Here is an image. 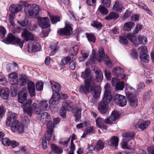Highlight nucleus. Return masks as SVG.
Segmentation results:
<instances>
[{"mask_svg":"<svg viewBox=\"0 0 154 154\" xmlns=\"http://www.w3.org/2000/svg\"><path fill=\"white\" fill-rule=\"evenodd\" d=\"M82 109L80 108L77 109L74 113V116L75 117V120L78 121L81 117Z\"/></svg>","mask_w":154,"mask_h":154,"instance_id":"nucleus-41","label":"nucleus"},{"mask_svg":"<svg viewBox=\"0 0 154 154\" xmlns=\"http://www.w3.org/2000/svg\"><path fill=\"white\" fill-rule=\"evenodd\" d=\"M86 36L89 42H95L96 38L94 35L93 34L87 33Z\"/></svg>","mask_w":154,"mask_h":154,"instance_id":"nucleus-42","label":"nucleus"},{"mask_svg":"<svg viewBox=\"0 0 154 154\" xmlns=\"http://www.w3.org/2000/svg\"><path fill=\"white\" fill-rule=\"evenodd\" d=\"M147 41L146 38L144 36L139 35L137 38V40L134 41V44L136 46H137L139 44H146L147 42Z\"/></svg>","mask_w":154,"mask_h":154,"instance_id":"nucleus-17","label":"nucleus"},{"mask_svg":"<svg viewBox=\"0 0 154 154\" xmlns=\"http://www.w3.org/2000/svg\"><path fill=\"white\" fill-rule=\"evenodd\" d=\"M22 6L20 4H13L11 5L9 8V10L11 13L14 14L18 13L22 10Z\"/></svg>","mask_w":154,"mask_h":154,"instance_id":"nucleus-16","label":"nucleus"},{"mask_svg":"<svg viewBox=\"0 0 154 154\" xmlns=\"http://www.w3.org/2000/svg\"><path fill=\"white\" fill-rule=\"evenodd\" d=\"M21 36L26 41L32 40L34 39V36L32 33L26 29H24L22 33Z\"/></svg>","mask_w":154,"mask_h":154,"instance_id":"nucleus-14","label":"nucleus"},{"mask_svg":"<svg viewBox=\"0 0 154 154\" xmlns=\"http://www.w3.org/2000/svg\"><path fill=\"white\" fill-rule=\"evenodd\" d=\"M104 61L107 66L109 67H111L112 66V63L111 61L109 60L108 57L106 55L104 57Z\"/></svg>","mask_w":154,"mask_h":154,"instance_id":"nucleus-57","label":"nucleus"},{"mask_svg":"<svg viewBox=\"0 0 154 154\" xmlns=\"http://www.w3.org/2000/svg\"><path fill=\"white\" fill-rule=\"evenodd\" d=\"M134 33H128L126 35V37L128 38L130 41L131 42H134V39L135 35Z\"/></svg>","mask_w":154,"mask_h":154,"instance_id":"nucleus-56","label":"nucleus"},{"mask_svg":"<svg viewBox=\"0 0 154 154\" xmlns=\"http://www.w3.org/2000/svg\"><path fill=\"white\" fill-rule=\"evenodd\" d=\"M101 2L104 6L106 7H109L111 3L110 0H101Z\"/></svg>","mask_w":154,"mask_h":154,"instance_id":"nucleus-58","label":"nucleus"},{"mask_svg":"<svg viewBox=\"0 0 154 154\" xmlns=\"http://www.w3.org/2000/svg\"><path fill=\"white\" fill-rule=\"evenodd\" d=\"M95 76V80L97 82H100L103 78V74L100 71L98 74H96Z\"/></svg>","mask_w":154,"mask_h":154,"instance_id":"nucleus-51","label":"nucleus"},{"mask_svg":"<svg viewBox=\"0 0 154 154\" xmlns=\"http://www.w3.org/2000/svg\"><path fill=\"white\" fill-rule=\"evenodd\" d=\"M108 145L109 146L115 147L116 148L118 146L119 139L117 137L113 136L108 140Z\"/></svg>","mask_w":154,"mask_h":154,"instance_id":"nucleus-21","label":"nucleus"},{"mask_svg":"<svg viewBox=\"0 0 154 154\" xmlns=\"http://www.w3.org/2000/svg\"><path fill=\"white\" fill-rule=\"evenodd\" d=\"M91 25L93 27H95L98 30L100 29L103 26L102 23L99 22L96 20L93 21L91 24Z\"/></svg>","mask_w":154,"mask_h":154,"instance_id":"nucleus-38","label":"nucleus"},{"mask_svg":"<svg viewBox=\"0 0 154 154\" xmlns=\"http://www.w3.org/2000/svg\"><path fill=\"white\" fill-rule=\"evenodd\" d=\"M7 81L5 78L0 75V84L5 85L6 84Z\"/></svg>","mask_w":154,"mask_h":154,"instance_id":"nucleus-63","label":"nucleus"},{"mask_svg":"<svg viewBox=\"0 0 154 154\" xmlns=\"http://www.w3.org/2000/svg\"><path fill=\"white\" fill-rule=\"evenodd\" d=\"M114 101L118 105L124 106L127 104V100L125 97L119 94H116L114 97Z\"/></svg>","mask_w":154,"mask_h":154,"instance_id":"nucleus-10","label":"nucleus"},{"mask_svg":"<svg viewBox=\"0 0 154 154\" xmlns=\"http://www.w3.org/2000/svg\"><path fill=\"white\" fill-rule=\"evenodd\" d=\"M124 70L120 67L114 68L112 70V73L115 76H119L124 72Z\"/></svg>","mask_w":154,"mask_h":154,"instance_id":"nucleus-31","label":"nucleus"},{"mask_svg":"<svg viewBox=\"0 0 154 154\" xmlns=\"http://www.w3.org/2000/svg\"><path fill=\"white\" fill-rule=\"evenodd\" d=\"M41 46L36 42L30 43L28 45V51L29 52H35L40 50Z\"/></svg>","mask_w":154,"mask_h":154,"instance_id":"nucleus-13","label":"nucleus"},{"mask_svg":"<svg viewBox=\"0 0 154 154\" xmlns=\"http://www.w3.org/2000/svg\"><path fill=\"white\" fill-rule=\"evenodd\" d=\"M50 82L53 91L55 92H59L61 88L60 85L58 83L53 81H50Z\"/></svg>","mask_w":154,"mask_h":154,"instance_id":"nucleus-24","label":"nucleus"},{"mask_svg":"<svg viewBox=\"0 0 154 154\" xmlns=\"http://www.w3.org/2000/svg\"><path fill=\"white\" fill-rule=\"evenodd\" d=\"M119 14L114 12H110L109 15L106 17L105 19L108 20H110L112 19H116L119 18Z\"/></svg>","mask_w":154,"mask_h":154,"instance_id":"nucleus-32","label":"nucleus"},{"mask_svg":"<svg viewBox=\"0 0 154 154\" xmlns=\"http://www.w3.org/2000/svg\"><path fill=\"white\" fill-rule=\"evenodd\" d=\"M116 91L122 90L123 89L124 86V82H119L115 86Z\"/></svg>","mask_w":154,"mask_h":154,"instance_id":"nucleus-45","label":"nucleus"},{"mask_svg":"<svg viewBox=\"0 0 154 154\" xmlns=\"http://www.w3.org/2000/svg\"><path fill=\"white\" fill-rule=\"evenodd\" d=\"M105 143L102 140H99L97 141L95 146V150L98 151L103 149Z\"/></svg>","mask_w":154,"mask_h":154,"instance_id":"nucleus-29","label":"nucleus"},{"mask_svg":"<svg viewBox=\"0 0 154 154\" xmlns=\"http://www.w3.org/2000/svg\"><path fill=\"white\" fill-rule=\"evenodd\" d=\"M28 19L27 18H25L24 20L22 21H18L19 24L22 26L25 27L26 26L28 22Z\"/></svg>","mask_w":154,"mask_h":154,"instance_id":"nucleus-53","label":"nucleus"},{"mask_svg":"<svg viewBox=\"0 0 154 154\" xmlns=\"http://www.w3.org/2000/svg\"><path fill=\"white\" fill-rule=\"evenodd\" d=\"M8 80L10 83L12 85H15L17 82L18 76L17 73H10L8 75Z\"/></svg>","mask_w":154,"mask_h":154,"instance_id":"nucleus-19","label":"nucleus"},{"mask_svg":"<svg viewBox=\"0 0 154 154\" xmlns=\"http://www.w3.org/2000/svg\"><path fill=\"white\" fill-rule=\"evenodd\" d=\"M105 92L102 101H101L98 106L99 112L103 114L105 113L108 109V105L111 100L112 95L111 93V88L110 85L107 83L104 87Z\"/></svg>","mask_w":154,"mask_h":154,"instance_id":"nucleus-1","label":"nucleus"},{"mask_svg":"<svg viewBox=\"0 0 154 154\" xmlns=\"http://www.w3.org/2000/svg\"><path fill=\"white\" fill-rule=\"evenodd\" d=\"M97 60L99 62H102L103 59V57L104 59L105 58L104 50L103 48H99L97 54Z\"/></svg>","mask_w":154,"mask_h":154,"instance_id":"nucleus-27","label":"nucleus"},{"mask_svg":"<svg viewBox=\"0 0 154 154\" xmlns=\"http://www.w3.org/2000/svg\"><path fill=\"white\" fill-rule=\"evenodd\" d=\"M119 42H120L126 45L128 44V41L127 39V38L126 37L121 36L119 37Z\"/></svg>","mask_w":154,"mask_h":154,"instance_id":"nucleus-52","label":"nucleus"},{"mask_svg":"<svg viewBox=\"0 0 154 154\" xmlns=\"http://www.w3.org/2000/svg\"><path fill=\"white\" fill-rule=\"evenodd\" d=\"M112 8L115 11L120 13L124 8L123 5L121 2L117 1L114 5Z\"/></svg>","mask_w":154,"mask_h":154,"instance_id":"nucleus-20","label":"nucleus"},{"mask_svg":"<svg viewBox=\"0 0 154 154\" xmlns=\"http://www.w3.org/2000/svg\"><path fill=\"white\" fill-rule=\"evenodd\" d=\"M126 95L130 105L134 107H136L137 105V100L136 96L129 91H126Z\"/></svg>","mask_w":154,"mask_h":154,"instance_id":"nucleus-9","label":"nucleus"},{"mask_svg":"<svg viewBox=\"0 0 154 154\" xmlns=\"http://www.w3.org/2000/svg\"><path fill=\"white\" fill-rule=\"evenodd\" d=\"M46 100L42 101L40 103L41 110L42 111H45L47 110L48 104Z\"/></svg>","mask_w":154,"mask_h":154,"instance_id":"nucleus-37","label":"nucleus"},{"mask_svg":"<svg viewBox=\"0 0 154 154\" xmlns=\"http://www.w3.org/2000/svg\"><path fill=\"white\" fill-rule=\"evenodd\" d=\"M79 90L81 93L84 94H87L91 91L92 95L96 98L99 97L101 91L98 87L95 86L94 82L92 81L85 82V85L81 86Z\"/></svg>","mask_w":154,"mask_h":154,"instance_id":"nucleus-3","label":"nucleus"},{"mask_svg":"<svg viewBox=\"0 0 154 154\" xmlns=\"http://www.w3.org/2000/svg\"><path fill=\"white\" fill-rule=\"evenodd\" d=\"M20 123H18V122L17 121L14 120L12 121V124L11 125V128L13 130H16L18 129L19 126L21 125Z\"/></svg>","mask_w":154,"mask_h":154,"instance_id":"nucleus-40","label":"nucleus"},{"mask_svg":"<svg viewBox=\"0 0 154 154\" xmlns=\"http://www.w3.org/2000/svg\"><path fill=\"white\" fill-rule=\"evenodd\" d=\"M152 95V92L150 91H149L147 92H146L144 94V98L146 100H149L150 97Z\"/></svg>","mask_w":154,"mask_h":154,"instance_id":"nucleus-61","label":"nucleus"},{"mask_svg":"<svg viewBox=\"0 0 154 154\" xmlns=\"http://www.w3.org/2000/svg\"><path fill=\"white\" fill-rule=\"evenodd\" d=\"M6 33V30L5 29L3 26H0V36L4 38Z\"/></svg>","mask_w":154,"mask_h":154,"instance_id":"nucleus-46","label":"nucleus"},{"mask_svg":"<svg viewBox=\"0 0 154 154\" xmlns=\"http://www.w3.org/2000/svg\"><path fill=\"white\" fill-rule=\"evenodd\" d=\"M12 42H16L20 47L22 48L23 45V41L17 37H15L12 33H9L5 41V43L9 44Z\"/></svg>","mask_w":154,"mask_h":154,"instance_id":"nucleus-7","label":"nucleus"},{"mask_svg":"<svg viewBox=\"0 0 154 154\" xmlns=\"http://www.w3.org/2000/svg\"><path fill=\"white\" fill-rule=\"evenodd\" d=\"M96 125L99 128H103L105 129H107V126L104 124V123L110 124L111 122L109 121V120L108 118L104 119L100 117H98L96 120Z\"/></svg>","mask_w":154,"mask_h":154,"instance_id":"nucleus-11","label":"nucleus"},{"mask_svg":"<svg viewBox=\"0 0 154 154\" xmlns=\"http://www.w3.org/2000/svg\"><path fill=\"white\" fill-rule=\"evenodd\" d=\"M135 23L133 22H129L125 23L123 26V29L124 30L129 31L134 27Z\"/></svg>","mask_w":154,"mask_h":154,"instance_id":"nucleus-28","label":"nucleus"},{"mask_svg":"<svg viewBox=\"0 0 154 154\" xmlns=\"http://www.w3.org/2000/svg\"><path fill=\"white\" fill-rule=\"evenodd\" d=\"M120 116V114L117 111L114 110L112 111L111 113V116L108 118V119L109 120L110 122H111L110 124H112L113 121H115L117 119H118Z\"/></svg>","mask_w":154,"mask_h":154,"instance_id":"nucleus-25","label":"nucleus"},{"mask_svg":"<svg viewBox=\"0 0 154 154\" xmlns=\"http://www.w3.org/2000/svg\"><path fill=\"white\" fill-rule=\"evenodd\" d=\"M2 142L4 145L6 146H9L11 143L10 140L7 137L3 138L2 140Z\"/></svg>","mask_w":154,"mask_h":154,"instance_id":"nucleus-47","label":"nucleus"},{"mask_svg":"<svg viewBox=\"0 0 154 154\" xmlns=\"http://www.w3.org/2000/svg\"><path fill=\"white\" fill-rule=\"evenodd\" d=\"M147 149L149 154H154V146H149Z\"/></svg>","mask_w":154,"mask_h":154,"instance_id":"nucleus-64","label":"nucleus"},{"mask_svg":"<svg viewBox=\"0 0 154 154\" xmlns=\"http://www.w3.org/2000/svg\"><path fill=\"white\" fill-rule=\"evenodd\" d=\"M28 89L30 96L32 97L35 95V84L32 81H29L28 84Z\"/></svg>","mask_w":154,"mask_h":154,"instance_id":"nucleus-18","label":"nucleus"},{"mask_svg":"<svg viewBox=\"0 0 154 154\" xmlns=\"http://www.w3.org/2000/svg\"><path fill=\"white\" fill-rule=\"evenodd\" d=\"M40 7L36 4H29L25 6L24 11L26 16L30 18L38 17Z\"/></svg>","mask_w":154,"mask_h":154,"instance_id":"nucleus-5","label":"nucleus"},{"mask_svg":"<svg viewBox=\"0 0 154 154\" xmlns=\"http://www.w3.org/2000/svg\"><path fill=\"white\" fill-rule=\"evenodd\" d=\"M43 84L41 82H37L36 83V88L38 91H41L43 88Z\"/></svg>","mask_w":154,"mask_h":154,"instance_id":"nucleus-49","label":"nucleus"},{"mask_svg":"<svg viewBox=\"0 0 154 154\" xmlns=\"http://www.w3.org/2000/svg\"><path fill=\"white\" fill-rule=\"evenodd\" d=\"M72 25L66 23L64 28H60L58 30L57 33L60 35H69L72 33Z\"/></svg>","mask_w":154,"mask_h":154,"instance_id":"nucleus-8","label":"nucleus"},{"mask_svg":"<svg viewBox=\"0 0 154 154\" xmlns=\"http://www.w3.org/2000/svg\"><path fill=\"white\" fill-rule=\"evenodd\" d=\"M10 91L9 89L7 87H4L2 88L0 92V96L3 99L6 100L9 95Z\"/></svg>","mask_w":154,"mask_h":154,"instance_id":"nucleus-23","label":"nucleus"},{"mask_svg":"<svg viewBox=\"0 0 154 154\" xmlns=\"http://www.w3.org/2000/svg\"><path fill=\"white\" fill-rule=\"evenodd\" d=\"M30 108L32 109V111H34V112L37 115L40 114L41 112V109L38 107V105L36 103H33L32 105V106L31 104L30 106Z\"/></svg>","mask_w":154,"mask_h":154,"instance_id":"nucleus-30","label":"nucleus"},{"mask_svg":"<svg viewBox=\"0 0 154 154\" xmlns=\"http://www.w3.org/2000/svg\"><path fill=\"white\" fill-rule=\"evenodd\" d=\"M57 43H53L50 46V48L52 50L51 52V54L52 55L55 54L59 49V47L57 45Z\"/></svg>","mask_w":154,"mask_h":154,"instance_id":"nucleus-33","label":"nucleus"},{"mask_svg":"<svg viewBox=\"0 0 154 154\" xmlns=\"http://www.w3.org/2000/svg\"><path fill=\"white\" fill-rule=\"evenodd\" d=\"M98 11L103 15H107L108 13V10L106 7L102 5H100L98 8Z\"/></svg>","mask_w":154,"mask_h":154,"instance_id":"nucleus-35","label":"nucleus"},{"mask_svg":"<svg viewBox=\"0 0 154 154\" xmlns=\"http://www.w3.org/2000/svg\"><path fill=\"white\" fill-rule=\"evenodd\" d=\"M51 147L52 150L56 154H60L63 152V150L60 148L53 144H51Z\"/></svg>","mask_w":154,"mask_h":154,"instance_id":"nucleus-34","label":"nucleus"},{"mask_svg":"<svg viewBox=\"0 0 154 154\" xmlns=\"http://www.w3.org/2000/svg\"><path fill=\"white\" fill-rule=\"evenodd\" d=\"M63 108L68 111H71L73 109V103L70 102H65L63 103Z\"/></svg>","mask_w":154,"mask_h":154,"instance_id":"nucleus-26","label":"nucleus"},{"mask_svg":"<svg viewBox=\"0 0 154 154\" xmlns=\"http://www.w3.org/2000/svg\"><path fill=\"white\" fill-rule=\"evenodd\" d=\"M59 92H55L53 94L50 99L49 103L51 104H56L60 99V96Z\"/></svg>","mask_w":154,"mask_h":154,"instance_id":"nucleus-22","label":"nucleus"},{"mask_svg":"<svg viewBox=\"0 0 154 154\" xmlns=\"http://www.w3.org/2000/svg\"><path fill=\"white\" fill-rule=\"evenodd\" d=\"M27 93L26 89H23L20 91L18 93V101L23 104V111L31 116L32 115V109L30 108V106L32 101L27 99Z\"/></svg>","mask_w":154,"mask_h":154,"instance_id":"nucleus-2","label":"nucleus"},{"mask_svg":"<svg viewBox=\"0 0 154 154\" xmlns=\"http://www.w3.org/2000/svg\"><path fill=\"white\" fill-rule=\"evenodd\" d=\"M88 134L93 133L94 132V127H88L85 131Z\"/></svg>","mask_w":154,"mask_h":154,"instance_id":"nucleus-60","label":"nucleus"},{"mask_svg":"<svg viewBox=\"0 0 154 154\" xmlns=\"http://www.w3.org/2000/svg\"><path fill=\"white\" fill-rule=\"evenodd\" d=\"M139 53L140 54H146L147 51V47L145 46H142L138 48Z\"/></svg>","mask_w":154,"mask_h":154,"instance_id":"nucleus-44","label":"nucleus"},{"mask_svg":"<svg viewBox=\"0 0 154 154\" xmlns=\"http://www.w3.org/2000/svg\"><path fill=\"white\" fill-rule=\"evenodd\" d=\"M6 112L5 107L3 106H0V118H2Z\"/></svg>","mask_w":154,"mask_h":154,"instance_id":"nucleus-55","label":"nucleus"},{"mask_svg":"<svg viewBox=\"0 0 154 154\" xmlns=\"http://www.w3.org/2000/svg\"><path fill=\"white\" fill-rule=\"evenodd\" d=\"M47 134L45 135H46ZM52 134H51V135ZM45 138H43L42 139V148L43 149H46L48 147V145H47V143L46 140V139L48 141L51 140H48L47 137H46V136H45Z\"/></svg>","mask_w":154,"mask_h":154,"instance_id":"nucleus-54","label":"nucleus"},{"mask_svg":"<svg viewBox=\"0 0 154 154\" xmlns=\"http://www.w3.org/2000/svg\"><path fill=\"white\" fill-rule=\"evenodd\" d=\"M50 20L48 18L45 17L43 18H42L40 19L39 22V26L41 27L42 29H47V30L46 31H43V32L44 33H45V35L44 36L45 37L48 36V34L50 31V29L49 28L50 26L49 23Z\"/></svg>","mask_w":154,"mask_h":154,"instance_id":"nucleus-6","label":"nucleus"},{"mask_svg":"<svg viewBox=\"0 0 154 154\" xmlns=\"http://www.w3.org/2000/svg\"><path fill=\"white\" fill-rule=\"evenodd\" d=\"M81 77L85 79V82H91V81L94 82V80L91 75L90 70L88 68H86L84 71L82 72Z\"/></svg>","mask_w":154,"mask_h":154,"instance_id":"nucleus-12","label":"nucleus"},{"mask_svg":"<svg viewBox=\"0 0 154 154\" xmlns=\"http://www.w3.org/2000/svg\"><path fill=\"white\" fill-rule=\"evenodd\" d=\"M15 14L13 13H11L9 15V21L11 24L13 26L14 24V18L15 16Z\"/></svg>","mask_w":154,"mask_h":154,"instance_id":"nucleus-50","label":"nucleus"},{"mask_svg":"<svg viewBox=\"0 0 154 154\" xmlns=\"http://www.w3.org/2000/svg\"><path fill=\"white\" fill-rule=\"evenodd\" d=\"M134 135V133L132 132H124L122 134V136L123 137H130L131 138H133Z\"/></svg>","mask_w":154,"mask_h":154,"instance_id":"nucleus-43","label":"nucleus"},{"mask_svg":"<svg viewBox=\"0 0 154 154\" xmlns=\"http://www.w3.org/2000/svg\"><path fill=\"white\" fill-rule=\"evenodd\" d=\"M70 140V137L68 138L65 139H62L60 141L59 143L63 145H67Z\"/></svg>","mask_w":154,"mask_h":154,"instance_id":"nucleus-62","label":"nucleus"},{"mask_svg":"<svg viewBox=\"0 0 154 154\" xmlns=\"http://www.w3.org/2000/svg\"><path fill=\"white\" fill-rule=\"evenodd\" d=\"M50 118L49 114L47 112H44L41 114L40 121L43 124L46 125L47 126V130L46 137L48 140H51L53 128L55 127L54 125H52V122L51 121Z\"/></svg>","mask_w":154,"mask_h":154,"instance_id":"nucleus-4","label":"nucleus"},{"mask_svg":"<svg viewBox=\"0 0 154 154\" xmlns=\"http://www.w3.org/2000/svg\"><path fill=\"white\" fill-rule=\"evenodd\" d=\"M151 123L150 121H143L139 120L137 123L138 128L142 131H144L147 128Z\"/></svg>","mask_w":154,"mask_h":154,"instance_id":"nucleus-15","label":"nucleus"},{"mask_svg":"<svg viewBox=\"0 0 154 154\" xmlns=\"http://www.w3.org/2000/svg\"><path fill=\"white\" fill-rule=\"evenodd\" d=\"M140 58L141 61L145 63H148L149 60V56L147 54H141Z\"/></svg>","mask_w":154,"mask_h":154,"instance_id":"nucleus-39","label":"nucleus"},{"mask_svg":"<svg viewBox=\"0 0 154 154\" xmlns=\"http://www.w3.org/2000/svg\"><path fill=\"white\" fill-rule=\"evenodd\" d=\"M81 54L84 59L87 58L89 54V52L88 51H86L84 50H82L81 51Z\"/></svg>","mask_w":154,"mask_h":154,"instance_id":"nucleus-59","label":"nucleus"},{"mask_svg":"<svg viewBox=\"0 0 154 154\" xmlns=\"http://www.w3.org/2000/svg\"><path fill=\"white\" fill-rule=\"evenodd\" d=\"M71 58L69 56L65 57L61 60V63L62 65H64L69 63L70 60Z\"/></svg>","mask_w":154,"mask_h":154,"instance_id":"nucleus-48","label":"nucleus"},{"mask_svg":"<svg viewBox=\"0 0 154 154\" xmlns=\"http://www.w3.org/2000/svg\"><path fill=\"white\" fill-rule=\"evenodd\" d=\"M48 14L52 24H55L60 21V17L59 16L51 15L49 13H48Z\"/></svg>","mask_w":154,"mask_h":154,"instance_id":"nucleus-36","label":"nucleus"}]
</instances>
